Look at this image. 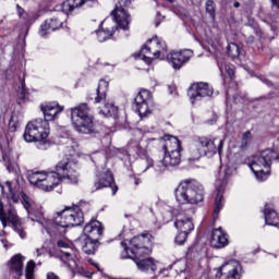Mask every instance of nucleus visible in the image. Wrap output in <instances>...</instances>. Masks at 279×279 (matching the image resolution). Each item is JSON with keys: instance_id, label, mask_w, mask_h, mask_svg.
I'll return each instance as SVG.
<instances>
[{"instance_id": "obj_1", "label": "nucleus", "mask_w": 279, "mask_h": 279, "mask_svg": "<svg viewBox=\"0 0 279 279\" xmlns=\"http://www.w3.org/2000/svg\"><path fill=\"white\" fill-rule=\"evenodd\" d=\"M21 197L28 219L40 223L50 236H58L60 229L62 230L61 232H65V228H75L84 223V213H82L80 206L66 207L57 214L54 220H49L45 218L43 207H38L34 199L25 194V192L21 193Z\"/></svg>"}, {"instance_id": "obj_2", "label": "nucleus", "mask_w": 279, "mask_h": 279, "mask_svg": "<svg viewBox=\"0 0 279 279\" xmlns=\"http://www.w3.org/2000/svg\"><path fill=\"white\" fill-rule=\"evenodd\" d=\"M70 157L58 162L54 171H35L28 174V181L33 186H37L46 193H51L61 182L68 184H77L80 182V172H77V161Z\"/></svg>"}, {"instance_id": "obj_3", "label": "nucleus", "mask_w": 279, "mask_h": 279, "mask_svg": "<svg viewBox=\"0 0 279 279\" xmlns=\"http://www.w3.org/2000/svg\"><path fill=\"white\" fill-rule=\"evenodd\" d=\"M64 108L60 107L56 102H49L41 105V112L44 119H35L27 123L23 138L26 143H37L38 149H47L49 147V134L51 129L49 128V121H56L58 114L62 112Z\"/></svg>"}, {"instance_id": "obj_4", "label": "nucleus", "mask_w": 279, "mask_h": 279, "mask_svg": "<svg viewBox=\"0 0 279 279\" xmlns=\"http://www.w3.org/2000/svg\"><path fill=\"white\" fill-rule=\"evenodd\" d=\"M151 241L149 240V234L136 235L132 240L121 242L123 251L121 252V258H131L134 260L137 269L140 271H149L150 274H155L158 269V265L154 258H143L145 256H149L151 254V248L149 245Z\"/></svg>"}, {"instance_id": "obj_5", "label": "nucleus", "mask_w": 279, "mask_h": 279, "mask_svg": "<svg viewBox=\"0 0 279 279\" xmlns=\"http://www.w3.org/2000/svg\"><path fill=\"white\" fill-rule=\"evenodd\" d=\"M98 5L99 0H65L61 4L62 12L57 16L46 20L45 23L40 25L39 36L45 38L48 34H51V32L62 29L64 23H66V15L71 14L74 10H78V8L86 10L88 8H97Z\"/></svg>"}, {"instance_id": "obj_6", "label": "nucleus", "mask_w": 279, "mask_h": 279, "mask_svg": "<svg viewBox=\"0 0 279 279\" xmlns=\"http://www.w3.org/2000/svg\"><path fill=\"white\" fill-rule=\"evenodd\" d=\"M223 151V137L196 136L192 141L187 150L189 162H197L202 156L213 158V156Z\"/></svg>"}, {"instance_id": "obj_7", "label": "nucleus", "mask_w": 279, "mask_h": 279, "mask_svg": "<svg viewBox=\"0 0 279 279\" xmlns=\"http://www.w3.org/2000/svg\"><path fill=\"white\" fill-rule=\"evenodd\" d=\"M205 196L204 185L195 179L182 180L174 190V197L181 206H198Z\"/></svg>"}, {"instance_id": "obj_8", "label": "nucleus", "mask_w": 279, "mask_h": 279, "mask_svg": "<svg viewBox=\"0 0 279 279\" xmlns=\"http://www.w3.org/2000/svg\"><path fill=\"white\" fill-rule=\"evenodd\" d=\"M165 156L155 165L156 173H165L170 167H178L182 162V143L175 136H169L163 145Z\"/></svg>"}, {"instance_id": "obj_9", "label": "nucleus", "mask_w": 279, "mask_h": 279, "mask_svg": "<svg viewBox=\"0 0 279 279\" xmlns=\"http://www.w3.org/2000/svg\"><path fill=\"white\" fill-rule=\"evenodd\" d=\"M71 121L78 134H95V119L90 114L88 104L82 102L70 109Z\"/></svg>"}, {"instance_id": "obj_10", "label": "nucleus", "mask_w": 279, "mask_h": 279, "mask_svg": "<svg viewBox=\"0 0 279 279\" xmlns=\"http://www.w3.org/2000/svg\"><path fill=\"white\" fill-rule=\"evenodd\" d=\"M156 141H158V137L144 135L141 142L131 140L128 144L129 156H140L141 158L137 162L141 166L142 173H145V171L154 167V159L147 155V149H149Z\"/></svg>"}, {"instance_id": "obj_11", "label": "nucleus", "mask_w": 279, "mask_h": 279, "mask_svg": "<svg viewBox=\"0 0 279 279\" xmlns=\"http://www.w3.org/2000/svg\"><path fill=\"white\" fill-rule=\"evenodd\" d=\"M168 52L167 43L162 38L154 36L147 40L141 52L135 54V58L136 60H143L146 64H151L154 60H167Z\"/></svg>"}, {"instance_id": "obj_12", "label": "nucleus", "mask_w": 279, "mask_h": 279, "mask_svg": "<svg viewBox=\"0 0 279 279\" xmlns=\"http://www.w3.org/2000/svg\"><path fill=\"white\" fill-rule=\"evenodd\" d=\"M234 168L230 166H221L219 172V179L216 182V197L213 213L214 221H217L219 213L223 209V191L228 185V181L232 178Z\"/></svg>"}, {"instance_id": "obj_13", "label": "nucleus", "mask_w": 279, "mask_h": 279, "mask_svg": "<svg viewBox=\"0 0 279 279\" xmlns=\"http://www.w3.org/2000/svg\"><path fill=\"white\" fill-rule=\"evenodd\" d=\"M57 245L60 248L58 254L59 260L75 274V271H77V258H80V253L77 250L71 247L69 240H59Z\"/></svg>"}, {"instance_id": "obj_14", "label": "nucleus", "mask_w": 279, "mask_h": 279, "mask_svg": "<svg viewBox=\"0 0 279 279\" xmlns=\"http://www.w3.org/2000/svg\"><path fill=\"white\" fill-rule=\"evenodd\" d=\"M0 221L3 228H5L8 223H11L14 232H16L20 238L27 239V232H25V229H23V226L21 225V220L19 219L16 209L10 206L5 211V207L3 206V201H0Z\"/></svg>"}, {"instance_id": "obj_15", "label": "nucleus", "mask_w": 279, "mask_h": 279, "mask_svg": "<svg viewBox=\"0 0 279 279\" xmlns=\"http://www.w3.org/2000/svg\"><path fill=\"white\" fill-rule=\"evenodd\" d=\"M135 112L141 119H147L151 114V107L154 106V98L151 92L142 89L135 97Z\"/></svg>"}, {"instance_id": "obj_16", "label": "nucleus", "mask_w": 279, "mask_h": 279, "mask_svg": "<svg viewBox=\"0 0 279 279\" xmlns=\"http://www.w3.org/2000/svg\"><path fill=\"white\" fill-rule=\"evenodd\" d=\"M111 189L112 195H117V191H119V186L114 183V177L112 172L108 169L99 172L96 175V181L92 187V192L101 191V189Z\"/></svg>"}, {"instance_id": "obj_17", "label": "nucleus", "mask_w": 279, "mask_h": 279, "mask_svg": "<svg viewBox=\"0 0 279 279\" xmlns=\"http://www.w3.org/2000/svg\"><path fill=\"white\" fill-rule=\"evenodd\" d=\"M215 89L208 83H195L193 84L187 95L192 106H195L197 101H202L206 97H213Z\"/></svg>"}, {"instance_id": "obj_18", "label": "nucleus", "mask_w": 279, "mask_h": 279, "mask_svg": "<svg viewBox=\"0 0 279 279\" xmlns=\"http://www.w3.org/2000/svg\"><path fill=\"white\" fill-rule=\"evenodd\" d=\"M241 276H243V268L236 259L225 263L217 272V277L221 279H241Z\"/></svg>"}, {"instance_id": "obj_19", "label": "nucleus", "mask_w": 279, "mask_h": 279, "mask_svg": "<svg viewBox=\"0 0 279 279\" xmlns=\"http://www.w3.org/2000/svg\"><path fill=\"white\" fill-rule=\"evenodd\" d=\"M130 3H132L130 0H120L112 12L113 21H116V25H118L120 29H130L132 17H130V14H128V11L123 8V5H130Z\"/></svg>"}, {"instance_id": "obj_20", "label": "nucleus", "mask_w": 279, "mask_h": 279, "mask_svg": "<svg viewBox=\"0 0 279 279\" xmlns=\"http://www.w3.org/2000/svg\"><path fill=\"white\" fill-rule=\"evenodd\" d=\"M193 58V50L185 49L181 51H172L168 52L166 56L167 61L171 64L172 69L179 71V69L183 68L186 62H189Z\"/></svg>"}, {"instance_id": "obj_21", "label": "nucleus", "mask_w": 279, "mask_h": 279, "mask_svg": "<svg viewBox=\"0 0 279 279\" xmlns=\"http://www.w3.org/2000/svg\"><path fill=\"white\" fill-rule=\"evenodd\" d=\"M23 255L16 254L8 263L9 279H21L23 276Z\"/></svg>"}, {"instance_id": "obj_22", "label": "nucleus", "mask_w": 279, "mask_h": 279, "mask_svg": "<svg viewBox=\"0 0 279 279\" xmlns=\"http://www.w3.org/2000/svg\"><path fill=\"white\" fill-rule=\"evenodd\" d=\"M112 22L110 19H106L101 24V29L96 31V36L98 43H106V40H110L112 38L114 32H117V25H110Z\"/></svg>"}, {"instance_id": "obj_23", "label": "nucleus", "mask_w": 279, "mask_h": 279, "mask_svg": "<svg viewBox=\"0 0 279 279\" xmlns=\"http://www.w3.org/2000/svg\"><path fill=\"white\" fill-rule=\"evenodd\" d=\"M83 234H85L86 239L99 241V236L104 234V227H101L100 221L92 220L84 227Z\"/></svg>"}, {"instance_id": "obj_24", "label": "nucleus", "mask_w": 279, "mask_h": 279, "mask_svg": "<svg viewBox=\"0 0 279 279\" xmlns=\"http://www.w3.org/2000/svg\"><path fill=\"white\" fill-rule=\"evenodd\" d=\"M228 233L223 231L221 228H217L213 230L210 244L211 247L216 250H221V247H226L228 245Z\"/></svg>"}, {"instance_id": "obj_25", "label": "nucleus", "mask_w": 279, "mask_h": 279, "mask_svg": "<svg viewBox=\"0 0 279 279\" xmlns=\"http://www.w3.org/2000/svg\"><path fill=\"white\" fill-rule=\"evenodd\" d=\"M264 219L266 221V226H274L275 228H279L278 211H276V209H274V207H269V205L265 206Z\"/></svg>"}, {"instance_id": "obj_26", "label": "nucleus", "mask_w": 279, "mask_h": 279, "mask_svg": "<svg viewBox=\"0 0 279 279\" xmlns=\"http://www.w3.org/2000/svg\"><path fill=\"white\" fill-rule=\"evenodd\" d=\"M174 228L179 230V232H185L186 234H191L193 230H195V225H193V220L191 218H182L177 219L174 222Z\"/></svg>"}, {"instance_id": "obj_27", "label": "nucleus", "mask_w": 279, "mask_h": 279, "mask_svg": "<svg viewBox=\"0 0 279 279\" xmlns=\"http://www.w3.org/2000/svg\"><path fill=\"white\" fill-rule=\"evenodd\" d=\"M109 81L106 78H101L98 83V87L96 90L95 104H101V101L106 100V96L108 94Z\"/></svg>"}, {"instance_id": "obj_28", "label": "nucleus", "mask_w": 279, "mask_h": 279, "mask_svg": "<svg viewBox=\"0 0 279 279\" xmlns=\"http://www.w3.org/2000/svg\"><path fill=\"white\" fill-rule=\"evenodd\" d=\"M0 189L2 195H5L11 202L14 204L19 202V196L16 195V192H14V189H12V182L7 181L4 185L0 183Z\"/></svg>"}, {"instance_id": "obj_29", "label": "nucleus", "mask_w": 279, "mask_h": 279, "mask_svg": "<svg viewBox=\"0 0 279 279\" xmlns=\"http://www.w3.org/2000/svg\"><path fill=\"white\" fill-rule=\"evenodd\" d=\"M99 113L104 114V117H112L113 119H117V117H119V107L114 106L112 102H108L105 104Z\"/></svg>"}, {"instance_id": "obj_30", "label": "nucleus", "mask_w": 279, "mask_h": 279, "mask_svg": "<svg viewBox=\"0 0 279 279\" xmlns=\"http://www.w3.org/2000/svg\"><path fill=\"white\" fill-rule=\"evenodd\" d=\"M97 243H99V240L85 238V242L83 243V246H82L83 252L88 255L95 254L97 250Z\"/></svg>"}, {"instance_id": "obj_31", "label": "nucleus", "mask_w": 279, "mask_h": 279, "mask_svg": "<svg viewBox=\"0 0 279 279\" xmlns=\"http://www.w3.org/2000/svg\"><path fill=\"white\" fill-rule=\"evenodd\" d=\"M218 66L221 75H229L230 78L234 76V69H232L231 65H228L225 60H218Z\"/></svg>"}, {"instance_id": "obj_32", "label": "nucleus", "mask_w": 279, "mask_h": 279, "mask_svg": "<svg viewBox=\"0 0 279 279\" xmlns=\"http://www.w3.org/2000/svg\"><path fill=\"white\" fill-rule=\"evenodd\" d=\"M228 56L230 58H239L240 56H243V50L239 45L235 43H230L227 47Z\"/></svg>"}, {"instance_id": "obj_33", "label": "nucleus", "mask_w": 279, "mask_h": 279, "mask_svg": "<svg viewBox=\"0 0 279 279\" xmlns=\"http://www.w3.org/2000/svg\"><path fill=\"white\" fill-rule=\"evenodd\" d=\"M34 269H36V263L34 260H29L25 268L26 279H36V275H34Z\"/></svg>"}, {"instance_id": "obj_34", "label": "nucleus", "mask_w": 279, "mask_h": 279, "mask_svg": "<svg viewBox=\"0 0 279 279\" xmlns=\"http://www.w3.org/2000/svg\"><path fill=\"white\" fill-rule=\"evenodd\" d=\"M186 239H189V233L179 231L174 239V243L177 245H182L183 243H186Z\"/></svg>"}, {"instance_id": "obj_35", "label": "nucleus", "mask_w": 279, "mask_h": 279, "mask_svg": "<svg viewBox=\"0 0 279 279\" xmlns=\"http://www.w3.org/2000/svg\"><path fill=\"white\" fill-rule=\"evenodd\" d=\"M206 12L211 16L213 21H215V1L213 0H207L206 4Z\"/></svg>"}, {"instance_id": "obj_36", "label": "nucleus", "mask_w": 279, "mask_h": 279, "mask_svg": "<svg viewBox=\"0 0 279 279\" xmlns=\"http://www.w3.org/2000/svg\"><path fill=\"white\" fill-rule=\"evenodd\" d=\"M7 170L9 171V173H14V175H19V163L16 162H9L7 165Z\"/></svg>"}, {"instance_id": "obj_37", "label": "nucleus", "mask_w": 279, "mask_h": 279, "mask_svg": "<svg viewBox=\"0 0 279 279\" xmlns=\"http://www.w3.org/2000/svg\"><path fill=\"white\" fill-rule=\"evenodd\" d=\"M250 138H252V132L246 131L245 133H243L242 135V149L243 147H245L247 145V141H250Z\"/></svg>"}, {"instance_id": "obj_38", "label": "nucleus", "mask_w": 279, "mask_h": 279, "mask_svg": "<svg viewBox=\"0 0 279 279\" xmlns=\"http://www.w3.org/2000/svg\"><path fill=\"white\" fill-rule=\"evenodd\" d=\"M235 104H243L245 101V95L240 96L239 94L233 96Z\"/></svg>"}, {"instance_id": "obj_39", "label": "nucleus", "mask_w": 279, "mask_h": 279, "mask_svg": "<svg viewBox=\"0 0 279 279\" xmlns=\"http://www.w3.org/2000/svg\"><path fill=\"white\" fill-rule=\"evenodd\" d=\"M46 279H61V278L58 275H56V272L49 271L46 275Z\"/></svg>"}, {"instance_id": "obj_40", "label": "nucleus", "mask_w": 279, "mask_h": 279, "mask_svg": "<svg viewBox=\"0 0 279 279\" xmlns=\"http://www.w3.org/2000/svg\"><path fill=\"white\" fill-rule=\"evenodd\" d=\"M88 264H89V265H93L94 267H96V269H97L98 271H101V268L99 267V264L95 263V262L93 260V258H89V259H88Z\"/></svg>"}, {"instance_id": "obj_41", "label": "nucleus", "mask_w": 279, "mask_h": 279, "mask_svg": "<svg viewBox=\"0 0 279 279\" xmlns=\"http://www.w3.org/2000/svg\"><path fill=\"white\" fill-rule=\"evenodd\" d=\"M17 14L21 17H23V15L25 14V10H23V8H21L20 5H17Z\"/></svg>"}, {"instance_id": "obj_42", "label": "nucleus", "mask_w": 279, "mask_h": 279, "mask_svg": "<svg viewBox=\"0 0 279 279\" xmlns=\"http://www.w3.org/2000/svg\"><path fill=\"white\" fill-rule=\"evenodd\" d=\"M21 95H22L23 99H25V81L22 82Z\"/></svg>"}, {"instance_id": "obj_43", "label": "nucleus", "mask_w": 279, "mask_h": 279, "mask_svg": "<svg viewBox=\"0 0 279 279\" xmlns=\"http://www.w3.org/2000/svg\"><path fill=\"white\" fill-rule=\"evenodd\" d=\"M263 82H264V84H267V86H271V82H269V80L264 78Z\"/></svg>"}, {"instance_id": "obj_44", "label": "nucleus", "mask_w": 279, "mask_h": 279, "mask_svg": "<svg viewBox=\"0 0 279 279\" xmlns=\"http://www.w3.org/2000/svg\"><path fill=\"white\" fill-rule=\"evenodd\" d=\"M85 278H93V272H86Z\"/></svg>"}, {"instance_id": "obj_45", "label": "nucleus", "mask_w": 279, "mask_h": 279, "mask_svg": "<svg viewBox=\"0 0 279 279\" xmlns=\"http://www.w3.org/2000/svg\"><path fill=\"white\" fill-rule=\"evenodd\" d=\"M233 7H234V8H241V3L234 2V3H233Z\"/></svg>"}, {"instance_id": "obj_46", "label": "nucleus", "mask_w": 279, "mask_h": 279, "mask_svg": "<svg viewBox=\"0 0 279 279\" xmlns=\"http://www.w3.org/2000/svg\"><path fill=\"white\" fill-rule=\"evenodd\" d=\"M138 184H141V180L135 179V185L138 186Z\"/></svg>"}, {"instance_id": "obj_47", "label": "nucleus", "mask_w": 279, "mask_h": 279, "mask_svg": "<svg viewBox=\"0 0 279 279\" xmlns=\"http://www.w3.org/2000/svg\"><path fill=\"white\" fill-rule=\"evenodd\" d=\"M272 32H276V26L274 24L270 25Z\"/></svg>"}, {"instance_id": "obj_48", "label": "nucleus", "mask_w": 279, "mask_h": 279, "mask_svg": "<svg viewBox=\"0 0 279 279\" xmlns=\"http://www.w3.org/2000/svg\"><path fill=\"white\" fill-rule=\"evenodd\" d=\"M40 250L39 248H37V256H40Z\"/></svg>"}, {"instance_id": "obj_49", "label": "nucleus", "mask_w": 279, "mask_h": 279, "mask_svg": "<svg viewBox=\"0 0 279 279\" xmlns=\"http://www.w3.org/2000/svg\"><path fill=\"white\" fill-rule=\"evenodd\" d=\"M70 151H75V149L73 148V146L70 147Z\"/></svg>"}, {"instance_id": "obj_50", "label": "nucleus", "mask_w": 279, "mask_h": 279, "mask_svg": "<svg viewBox=\"0 0 279 279\" xmlns=\"http://www.w3.org/2000/svg\"><path fill=\"white\" fill-rule=\"evenodd\" d=\"M158 25H160V23H157V24H156V27H158Z\"/></svg>"}, {"instance_id": "obj_51", "label": "nucleus", "mask_w": 279, "mask_h": 279, "mask_svg": "<svg viewBox=\"0 0 279 279\" xmlns=\"http://www.w3.org/2000/svg\"><path fill=\"white\" fill-rule=\"evenodd\" d=\"M228 95H229V94H227V99H228Z\"/></svg>"}]
</instances>
